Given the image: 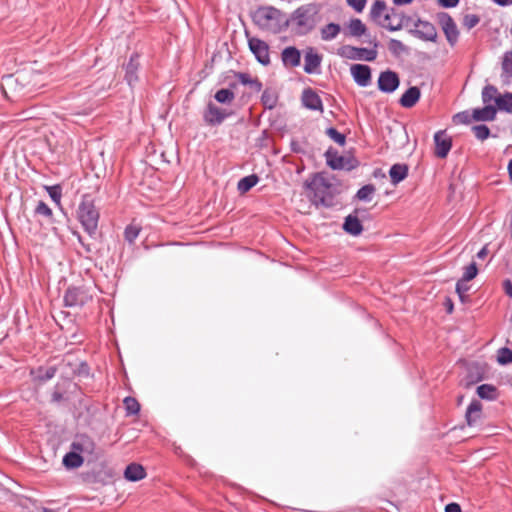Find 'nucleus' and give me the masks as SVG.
Here are the masks:
<instances>
[{
	"label": "nucleus",
	"instance_id": "nucleus-1",
	"mask_svg": "<svg viewBox=\"0 0 512 512\" xmlns=\"http://www.w3.org/2000/svg\"><path fill=\"white\" fill-rule=\"evenodd\" d=\"M252 20L261 30L279 33L289 25V19L279 9L262 6L252 13Z\"/></svg>",
	"mask_w": 512,
	"mask_h": 512
},
{
	"label": "nucleus",
	"instance_id": "nucleus-2",
	"mask_svg": "<svg viewBox=\"0 0 512 512\" xmlns=\"http://www.w3.org/2000/svg\"><path fill=\"white\" fill-rule=\"evenodd\" d=\"M318 13L319 8L316 4L302 5L292 13L289 23L295 26L298 34H307L314 29Z\"/></svg>",
	"mask_w": 512,
	"mask_h": 512
},
{
	"label": "nucleus",
	"instance_id": "nucleus-3",
	"mask_svg": "<svg viewBox=\"0 0 512 512\" xmlns=\"http://www.w3.org/2000/svg\"><path fill=\"white\" fill-rule=\"evenodd\" d=\"M99 217V211L94 205L93 200L87 195L83 196L77 209V218L85 232L91 237H94L96 234Z\"/></svg>",
	"mask_w": 512,
	"mask_h": 512
},
{
	"label": "nucleus",
	"instance_id": "nucleus-4",
	"mask_svg": "<svg viewBox=\"0 0 512 512\" xmlns=\"http://www.w3.org/2000/svg\"><path fill=\"white\" fill-rule=\"evenodd\" d=\"M304 187L309 191L308 196L315 205H327L331 184L326 178L320 174H315L311 179L305 181Z\"/></svg>",
	"mask_w": 512,
	"mask_h": 512
},
{
	"label": "nucleus",
	"instance_id": "nucleus-5",
	"mask_svg": "<svg viewBox=\"0 0 512 512\" xmlns=\"http://www.w3.org/2000/svg\"><path fill=\"white\" fill-rule=\"evenodd\" d=\"M374 45V48L378 46L377 42L370 41ZM338 55L349 59V60H365V61H374L377 57L376 49H368V48H359L351 45H344L338 49Z\"/></svg>",
	"mask_w": 512,
	"mask_h": 512
},
{
	"label": "nucleus",
	"instance_id": "nucleus-6",
	"mask_svg": "<svg viewBox=\"0 0 512 512\" xmlns=\"http://www.w3.org/2000/svg\"><path fill=\"white\" fill-rule=\"evenodd\" d=\"M437 21L451 46H454L459 39V30L454 19L446 12H439L436 15Z\"/></svg>",
	"mask_w": 512,
	"mask_h": 512
},
{
	"label": "nucleus",
	"instance_id": "nucleus-7",
	"mask_svg": "<svg viewBox=\"0 0 512 512\" xmlns=\"http://www.w3.org/2000/svg\"><path fill=\"white\" fill-rule=\"evenodd\" d=\"M89 300L91 295L83 287H70L64 294V303L67 307H82Z\"/></svg>",
	"mask_w": 512,
	"mask_h": 512
},
{
	"label": "nucleus",
	"instance_id": "nucleus-8",
	"mask_svg": "<svg viewBox=\"0 0 512 512\" xmlns=\"http://www.w3.org/2000/svg\"><path fill=\"white\" fill-rule=\"evenodd\" d=\"M323 56L314 47H307L304 50V66L305 73L317 75L321 73V64Z\"/></svg>",
	"mask_w": 512,
	"mask_h": 512
},
{
	"label": "nucleus",
	"instance_id": "nucleus-9",
	"mask_svg": "<svg viewBox=\"0 0 512 512\" xmlns=\"http://www.w3.org/2000/svg\"><path fill=\"white\" fill-rule=\"evenodd\" d=\"M325 158L327 165L333 170H352L355 168L354 160L339 155L338 152L332 148L325 152Z\"/></svg>",
	"mask_w": 512,
	"mask_h": 512
},
{
	"label": "nucleus",
	"instance_id": "nucleus-10",
	"mask_svg": "<svg viewBox=\"0 0 512 512\" xmlns=\"http://www.w3.org/2000/svg\"><path fill=\"white\" fill-rule=\"evenodd\" d=\"M248 46L259 63L262 65L270 63L269 46L265 41L256 37H249Z\"/></svg>",
	"mask_w": 512,
	"mask_h": 512
},
{
	"label": "nucleus",
	"instance_id": "nucleus-11",
	"mask_svg": "<svg viewBox=\"0 0 512 512\" xmlns=\"http://www.w3.org/2000/svg\"><path fill=\"white\" fill-rule=\"evenodd\" d=\"M231 113L225 109L217 107L213 102H209L203 112V119L210 126L220 125Z\"/></svg>",
	"mask_w": 512,
	"mask_h": 512
},
{
	"label": "nucleus",
	"instance_id": "nucleus-12",
	"mask_svg": "<svg viewBox=\"0 0 512 512\" xmlns=\"http://www.w3.org/2000/svg\"><path fill=\"white\" fill-rule=\"evenodd\" d=\"M414 26L416 29L411 32L417 38L430 42H435L437 40V30L431 22L418 19Z\"/></svg>",
	"mask_w": 512,
	"mask_h": 512
},
{
	"label": "nucleus",
	"instance_id": "nucleus-13",
	"mask_svg": "<svg viewBox=\"0 0 512 512\" xmlns=\"http://www.w3.org/2000/svg\"><path fill=\"white\" fill-rule=\"evenodd\" d=\"M400 84L399 77L396 72L386 70L380 73L378 78V88L384 93H393Z\"/></svg>",
	"mask_w": 512,
	"mask_h": 512
},
{
	"label": "nucleus",
	"instance_id": "nucleus-14",
	"mask_svg": "<svg viewBox=\"0 0 512 512\" xmlns=\"http://www.w3.org/2000/svg\"><path fill=\"white\" fill-rule=\"evenodd\" d=\"M378 25L389 31H399L403 27L402 16L394 8H391L386 10L382 21H378Z\"/></svg>",
	"mask_w": 512,
	"mask_h": 512
},
{
	"label": "nucleus",
	"instance_id": "nucleus-15",
	"mask_svg": "<svg viewBox=\"0 0 512 512\" xmlns=\"http://www.w3.org/2000/svg\"><path fill=\"white\" fill-rule=\"evenodd\" d=\"M355 83L360 87H367L371 83V68L364 64H354L350 68Z\"/></svg>",
	"mask_w": 512,
	"mask_h": 512
},
{
	"label": "nucleus",
	"instance_id": "nucleus-16",
	"mask_svg": "<svg viewBox=\"0 0 512 512\" xmlns=\"http://www.w3.org/2000/svg\"><path fill=\"white\" fill-rule=\"evenodd\" d=\"M302 105L309 110L323 112V102L320 96L311 88H306L301 96Z\"/></svg>",
	"mask_w": 512,
	"mask_h": 512
},
{
	"label": "nucleus",
	"instance_id": "nucleus-17",
	"mask_svg": "<svg viewBox=\"0 0 512 512\" xmlns=\"http://www.w3.org/2000/svg\"><path fill=\"white\" fill-rule=\"evenodd\" d=\"M435 142V155L439 158H445L452 146L451 138L445 133V131H437L434 134Z\"/></svg>",
	"mask_w": 512,
	"mask_h": 512
},
{
	"label": "nucleus",
	"instance_id": "nucleus-18",
	"mask_svg": "<svg viewBox=\"0 0 512 512\" xmlns=\"http://www.w3.org/2000/svg\"><path fill=\"white\" fill-rule=\"evenodd\" d=\"M281 60L286 68L298 67L301 63V52L294 46L285 47L281 52Z\"/></svg>",
	"mask_w": 512,
	"mask_h": 512
},
{
	"label": "nucleus",
	"instance_id": "nucleus-19",
	"mask_svg": "<svg viewBox=\"0 0 512 512\" xmlns=\"http://www.w3.org/2000/svg\"><path fill=\"white\" fill-rule=\"evenodd\" d=\"M139 55L134 53L131 55L125 66V79L129 86H133L138 81Z\"/></svg>",
	"mask_w": 512,
	"mask_h": 512
},
{
	"label": "nucleus",
	"instance_id": "nucleus-20",
	"mask_svg": "<svg viewBox=\"0 0 512 512\" xmlns=\"http://www.w3.org/2000/svg\"><path fill=\"white\" fill-rule=\"evenodd\" d=\"M497 115V108L493 105H485L482 108H475L472 111L474 121H493Z\"/></svg>",
	"mask_w": 512,
	"mask_h": 512
},
{
	"label": "nucleus",
	"instance_id": "nucleus-21",
	"mask_svg": "<svg viewBox=\"0 0 512 512\" xmlns=\"http://www.w3.org/2000/svg\"><path fill=\"white\" fill-rule=\"evenodd\" d=\"M420 96V89L417 86H412L403 93L399 103L405 108H411L419 101Z\"/></svg>",
	"mask_w": 512,
	"mask_h": 512
},
{
	"label": "nucleus",
	"instance_id": "nucleus-22",
	"mask_svg": "<svg viewBox=\"0 0 512 512\" xmlns=\"http://www.w3.org/2000/svg\"><path fill=\"white\" fill-rule=\"evenodd\" d=\"M482 415V404L478 400H473L467 407L465 418L469 426L477 424Z\"/></svg>",
	"mask_w": 512,
	"mask_h": 512
},
{
	"label": "nucleus",
	"instance_id": "nucleus-23",
	"mask_svg": "<svg viewBox=\"0 0 512 512\" xmlns=\"http://www.w3.org/2000/svg\"><path fill=\"white\" fill-rule=\"evenodd\" d=\"M343 229L352 236H358L363 230L361 221L355 215H348L343 223Z\"/></svg>",
	"mask_w": 512,
	"mask_h": 512
},
{
	"label": "nucleus",
	"instance_id": "nucleus-24",
	"mask_svg": "<svg viewBox=\"0 0 512 512\" xmlns=\"http://www.w3.org/2000/svg\"><path fill=\"white\" fill-rule=\"evenodd\" d=\"M146 476L145 470L143 466L137 463H131L129 464L125 471H124V477L129 481H139L143 479Z\"/></svg>",
	"mask_w": 512,
	"mask_h": 512
},
{
	"label": "nucleus",
	"instance_id": "nucleus-25",
	"mask_svg": "<svg viewBox=\"0 0 512 512\" xmlns=\"http://www.w3.org/2000/svg\"><path fill=\"white\" fill-rule=\"evenodd\" d=\"M389 175L391 182L396 185L407 177L408 167L405 164H394L389 170Z\"/></svg>",
	"mask_w": 512,
	"mask_h": 512
},
{
	"label": "nucleus",
	"instance_id": "nucleus-26",
	"mask_svg": "<svg viewBox=\"0 0 512 512\" xmlns=\"http://www.w3.org/2000/svg\"><path fill=\"white\" fill-rule=\"evenodd\" d=\"M341 31V27L337 23H329L320 30L321 39L323 41H331L335 39Z\"/></svg>",
	"mask_w": 512,
	"mask_h": 512
},
{
	"label": "nucleus",
	"instance_id": "nucleus-27",
	"mask_svg": "<svg viewBox=\"0 0 512 512\" xmlns=\"http://www.w3.org/2000/svg\"><path fill=\"white\" fill-rule=\"evenodd\" d=\"M84 462L83 457L76 452H68L63 457V465L68 469H76L79 468Z\"/></svg>",
	"mask_w": 512,
	"mask_h": 512
},
{
	"label": "nucleus",
	"instance_id": "nucleus-28",
	"mask_svg": "<svg viewBox=\"0 0 512 512\" xmlns=\"http://www.w3.org/2000/svg\"><path fill=\"white\" fill-rule=\"evenodd\" d=\"M387 6L385 1L376 0L370 10V17L373 21L378 24V21H382V15L385 14Z\"/></svg>",
	"mask_w": 512,
	"mask_h": 512
},
{
	"label": "nucleus",
	"instance_id": "nucleus-29",
	"mask_svg": "<svg viewBox=\"0 0 512 512\" xmlns=\"http://www.w3.org/2000/svg\"><path fill=\"white\" fill-rule=\"evenodd\" d=\"M258 181L259 178L255 174L243 177L239 180L237 184V189L240 193H246L251 188H253L258 183Z\"/></svg>",
	"mask_w": 512,
	"mask_h": 512
},
{
	"label": "nucleus",
	"instance_id": "nucleus-30",
	"mask_svg": "<svg viewBox=\"0 0 512 512\" xmlns=\"http://www.w3.org/2000/svg\"><path fill=\"white\" fill-rule=\"evenodd\" d=\"M499 95L498 89L495 86L488 84L482 89V102L485 105H491V102L493 101L496 103V99Z\"/></svg>",
	"mask_w": 512,
	"mask_h": 512
},
{
	"label": "nucleus",
	"instance_id": "nucleus-31",
	"mask_svg": "<svg viewBox=\"0 0 512 512\" xmlns=\"http://www.w3.org/2000/svg\"><path fill=\"white\" fill-rule=\"evenodd\" d=\"M477 395L481 399L494 400L497 397V389L491 384H482L477 387Z\"/></svg>",
	"mask_w": 512,
	"mask_h": 512
},
{
	"label": "nucleus",
	"instance_id": "nucleus-32",
	"mask_svg": "<svg viewBox=\"0 0 512 512\" xmlns=\"http://www.w3.org/2000/svg\"><path fill=\"white\" fill-rule=\"evenodd\" d=\"M56 372V367L50 366L48 368L39 367L36 371H32L31 373L34 374L35 379L45 382L52 379Z\"/></svg>",
	"mask_w": 512,
	"mask_h": 512
},
{
	"label": "nucleus",
	"instance_id": "nucleus-33",
	"mask_svg": "<svg viewBox=\"0 0 512 512\" xmlns=\"http://www.w3.org/2000/svg\"><path fill=\"white\" fill-rule=\"evenodd\" d=\"M496 105L498 109L512 113V93L507 92L503 95H499L496 99Z\"/></svg>",
	"mask_w": 512,
	"mask_h": 512
},
{
	"label": "nucleus",
	"instance_id": "nucleus-34",
	"mask_svg": "<svg viewBox=\"0 0 512 512\" xmlns=\"http://www.w3.org/2000/svg\"><path fill=\"white\" fill-rule=\"evenodd\" d=\"M348 28H349L350 35L354 36V37H360V36L364 35L367 31L366 26L358 18L350 20Z\"/></svg>",
	"mask_w": 512,
	"mask_h": 512
},
{
	"label": "nucleus",
	"instance_id": "nucleus-35",
	"mask_svg": "<svg viewBox=\"0 0 512 512\" xmlns=\"http://www.w3.org/2000/svg\"><path fill=\"white\" fill-rule=\"evenodd\" d=\"M214 98L221 104H230L235 99V94L230 89L222 88L215 93Z\"/></svg>",
	"mask_w": 512,
	"mask_h": 512
},
{
	"label": "nucleus",
	"instance_id": "nucleus-36",
	"mask_svg": "<svg viewBox=\"0 0 512 512\" xmlns=\"http://www.w3.org/2000/svg\"><path fill=\"white\" fill-rule=\"evenodd\" d=\"M512 78V51L505 52L502 60V77Z\"/></svg>",
	"mask_w": 512,
	"mask_h": 512
},
{
	"label": "nucleus",
	"instance_id": "nucleus-37",
	"mask_svg": "<svg viewBox=\"0 0 512 512\" xmlns=\"http://www.w3.org/2000/svg\"><path fill=\"white\" fill-rule=\"evenodd\" d=\"M375 192V187L372 184L364 185L356 194V197L361 201L369 202Z\"/></svg>",
	"mask_w": 512,
	"mask_h": 512
},
{
	"label": "nucleus",
	"instance_id": "nucleus-38",
	"mask_svg": "<svg viewBox=\"0 0 512 512\" xmlns=\"http://www.w3.org/2000/svg\"><path fill=\"white\" fill-rule=\"evenodd\" d=\"M124 405L127 415H136L140 411V404L133 397H126L124 399Z\"/></svg>",
	"mask_w": 512,
	"mask_h": 512
},
{
	"label": "nucleus",
	"instance_id": "nucleus-39",
	"mask_svg": "<svg viewBox=\"0 0 512 512\" xmlns=\"http://www.w3.org/2000/svg\"><path fill=\"white\" fill-rule=\"evenodd\" d=\"M497 361L501 365L512 363V350L506 347L500 348L497 353Z\"/></svg>",
	"mask_w": 512,
	"mask_h": 512
},
{
	"label": "nucleus",
	"instance_id": "nucleus-40",
	"mask_svg": "<svg viewBox=\"0 0 512 512\" xmlns=\"http://www.w3.org/2000/svg\"><path fill=\"white\" fill-rule=\"evenodd\" d=\"M326 134L332 139L334 142L339 144L340 146H344L346 143V136L340 133L336 128L330 127L326 130Z\"/></svg>",
	"mask_w": 512,
	"mask_h": 512
},
{
	"label": "nucleus",
	"instance_id": "nucleus-41",
	"mask_svg": "<svg viewBox=\"0 0 512 512\" xmlns=\"http://www.w3.org/2000/svg\"><path fill=\"white\" fill-rule=\"evenodd\" d=\"M52 201L57 205H61L62 191L59 185L45 187Z\"/></svg>",
	"mask_w": 512,
	"mask_h": 512
},
{
	"label": "nucleus",
	"instance_id": "nucleus-42",
	"mask_svg": "<svg viewBox=\"0 0 512 512\" xmlns=\"http://www.w3.org/2000/svg\"><path fill=\"white\" fill-rule=\"evenodd\" d=\"M472 131L475 137L480 141H484L490 136V129L484 124L473 126Z\"/></svg>",
	"mask_w": 512,
	"mask_h": 512
},
{
	"label": "nucleus",
	"instance_id": "nucleus-43",
	"mask_svg": "<svg viewBox=\"0 0 512 512\" xmlns=\"http://www.w3.org/2000/svg\"><path fill=\"white\" fill-rule=\"evenodd\" d=\"M477 273H478L477 265L475 262H472L471 264H469L468 266H466L464 268L463 275L460 279L469 282L477 276Z\"/></svg>",
	"mask_w": 512,
	"mask_h": 512
},
{
	"label": "nucleus",
	"instance_id": "nucleus-44",
	"mask_svg": "<svg viewBox=\"0 0 512 512\" xmlns=\"http://www.w3.org/2000/svg\"><path fill=\"white\" fill-rule=\"evenodd\" d=\"M470 286L467 281L459 279L456 283V292L462 302L466 301L467 292L469 291Z\"/></svg>",
	"mask_w": 512,
	"mask_h": 512
},
{
	"label": "nucleus",
	"instance_id": "nucleus-45",
	"mask_svg": "<svg viewBox=\"0 0 512 512\" xmlns=\"http://www.w3.org/2000/svg\"><path fill=\"white\" fill-rule=\"evenodd\" d=\"M388 48L389 51L396 56L402 54L406 50L405 45L400 40L397 39H390Z\"/></svg>",
	"mask_w": 512,
	"mask_h": 512
},
{
	"label": "nucleus",
	"instance_id": "nucleus-46",
	"mask_svg": "<svg viewBox=\"0 0 512 512\" xmlns=\"http://www.w3.org/2000/svg\"><path fill=\"white\" fill-rule=\"evenodd\" d=\"M35 214L44 216L48 218L49 220H52L53 213L51 208L43 201H39L36 208H35Z\"/></svg>",
	"mask_w": 512,
	"mask_h": 512
},
{
	"label": "nucleus",
	"instance_id": "nucleus-47",
	"mask_svg": "<svg viewBox=\"0 0 512 512\" xmlns=\"http://www.w3.org/2000/svg\"><path fill=\"white\" fill-rule=\"evenodd\" d=\"M140 229L135 225H128L124 231L125 240L130 244L138 237Z\"/></svg>",
	"mask_w": 512,
	"mask_h": 512
},
{
	"label": "nucleus",
	"instance_id": "nucleus-48",
	"mask_svg": "<svg viewBox=\"0 0 512 512\" xmlns=\"http://www.w3.org/2000/svg\"><path fill=\"white\" fill-rule=\"evenodd\" d=\"M480 22V17L476 14H467L463 17V26L468 30L474 28Z\"/></svg>",
	"mask_w": 512,
	"mask_h": 512
},
{
	"label": "nucleus",
	"instance_id": "nucleus-49",
	"mask_svg": "<svg viewBox=\"0 0 512 512\" xmlns=\"http://www.w3.org/2000/svg\"><path fill=\"white\" fill-rule=\"evenodd\" d=\"M73 449L79 450L80 452L88 451L93 448V443L88 438H83L81 441L73 442Z\"/></svg>",
	"mask_w": 512,
	"mask_h": 512
},
{
	"label": "nucleus",
	"instance_id": "nucleus-50",
	"mask_svg": "<svg viewBox=\"0 0 512 512\" xmlns=\"http://www.w3.org/2000/svg\"><path fill=\"white\" fill-rule=\"evenodd\" d=\"M347 4L353 8L356 12L361 13L367 3V0H346Z\"/></svg>",
	"mask_w": 512,
	"mask_h": 512
},
{
	"label": "nucleus",
	"instance_id": "nucleus-51",
	"mask_svg": "<svg viewBox=\"0 0 512 512\" xmlns=\"http://www.w3.org/2000/svg\"><path fill=\"white\" fill-rule=\"evenodd\" d=\"M472 115L470 116L467 111L460 112L454 116V121L462 124H469L471 122Z\"/></svg>",
	"mask_w": 512,
	"mask_h": 512
},
{
	"label": "nucleus",
	"instance_id": "nucleus-52",
	"mask_svg": "<svg viewBox=\"0 0 512 512\" xmlns=\"http://www.w3.org/2000/svg\"><path fill=\"white\" fill-rule=\"evenodd\" d=\"M262 102L266 107L271 109L274 107L276 100L273 95H271L270 92L266 90L262 94Z\"/></svg>",
	"mask_w": 512,
	"mask_h": 512
},
{
	"label": "nucleus",
	"instance_id": "nucleus-53",
	"mask_svg": "<svg viewBox=\"0 0 512 512\" xmlns=\"http://www.w3.org/2000/svg\"><path fill=\"white\" fill-rule=\"evenodd\" d=\"M237 78L243 85H249L254 80L248 73H238Z\"/></svg>",
	"mask_w": 512,
	"mask_h": 512
},
{
	"label": "nucleus",
	"instance_id": "nucleus-54",
	"mask_svg": "<svg viewBox=\"0 0 512 512\" xmlns=\"http://www.w3.org/2000/svg\"><path fill=\"white\" fill-rule=\"evenodd\" d=\"M460 0H438V4L443 8H454Z\"/></svg>",
	"mask_w": 512,
	"mask_h": 512
},
{
	"label": "nucleus",
	"instance_id": "nucleus-55",
	"mask_svg": "<svg viewBox=\"0 0 512 512\" xmlns=\"http://www.w3.org/2000/svg\"><path fill=\"white\" fill-rule=\"evenodd\" d=\"M503 289L506 295L509 297H512V282L509 279L504 280L503 282Z\"/></svg>",
	"mask_w": 512,
	"mask_h": 512
},
{
	"label": "nucleus",
	"instance_id": "nucleus-56",
	"mask_svg": "<svg viewBox=\"0 0 512 512\" xmlns=\"http://www.w3.org/2000/svg\"><path fill=\"white\" fill-rule=\"evenodd\" d=\"M445 512H461V507L457 503H449L445 507Z\"/></svg>",
	"mask_w": 512,
	"mask_h": 512
},
{
	"label": "nucleus",
	"instance_id": "nucleus-57",
	"mask_svg": "<svg viewBox=\"0 0 512 512\" xmlns=\"http://www.w3.org/2000/svg\"><path fill=\"white\" fill-rule=\"evenodd\" d=\"M249 86H250L254 91H256V92H259V91H261V89H262V84H261V82H260L258 79H256V78H254V80L252 81V83H251V84H249Z\"/></svg>",
	"mask_w": 512,
	"mask_h": 512
},
{
	"label": "nucleus",
	"instance_id": "nucleus-58",
	"mask_svg": "<svg viewBox=\"0 0 512 512\" xmlns=\"http://www.w3.org/2000/svg\"><path fill=\"white\" fill-rule=\"evenodd\" d=\"M495 4L506 7L512 5V0H492Z\"/></svg>",
	"mask_w": 512,
	"mask_h": 512
},
{
	"label": "nucleus",
	"instance_id": "nucleus-59",
	"mask_svg": "<svg viewBox=\"0 0 512 512\" xmlns=\"http://www.w3.org/2000/svg\"><path fill=\"white\" fill-rule=\"evenodd\" d=\"M291 149L293 152H296V153H300V152H303L300 144L296 141H292L291 142Z\"/></svg>",
	"mask_w": 512,
	"mask_h": 512
},
{
	"label": "nucleus",
	"instance_id": "nucleus-60",
	"mask_svg": "<svg viewBox=\"0 0 512 512\" xmlns=\"http://www.w3.org/2000/svg\"><path fill=\"white\" fill-rule=\"evenodd\" d=\"M413 0H393V3L397 6L410 4Z\"/></svg>",
	"mask_w": 512,
	"mask_h": 512
},
{
	"label": "nucleus",
	"instance_id": "nucleus-61",
	"mask_svg": "<svg viewBox=\"0 0 512 512\" xmlns=\"http://www.w3.org/2000/svg\"><path fill=\"white\" fill-rule=\"evenodd\" d=\"M74 234L77 236L78 241H79V242L81 243V245L85 248V250H86L87 252H90V251H91V249H90L89 245H86V244H84V243H83V241H82V237H81L78 233H76V232H75Z\"/></svg>",
	"mask_w": 512,
	"mask_h": 512
},
{
	"label": "nucleus",
	"instance_id": "nucleus-62",
	"mask_svg": "<svg viewBox=\"0 0 512 512\" xmlns=\"http://www.w3.org/2000/svg\"><path fill=\"white\" fill-rule=\"evenodd\" d=\"M487 255V249L486 247H483L478 253H477V257L480 258V259H484Z\"/></svg>",
	"mask_w": 512,
	"mask_h": 512
},
{
	"label": "nucleus",
	"instance_id": "nucleus-63",
	"mask_svg": "<svg viewBox=\"0 0 512 512\" xmlns=\"http://www.w3.org/2000/svg\"><path fill=\"white\" fill-rule=\"evenodd\" d=\"M447 312L451 313L453 311V303L450 299L446 300Z\"/></svg>",
	"mask_w": 512,
	"mask_h": 512
},
{
	"label": "nucleus",
	"instance_id": "nucleus-64",
	"mask_svg": "<svg viewBox=\"0 0 512 512\" xmlns=\"http://www.w3.org/2000/svg\"><path fill=\"white\" fill-rule=\"evenodd\" d=\"M507 169H508L509 178L512 181V159L509 161Z\"/></svg>",
	"mask_w": 512,
	"mask_h": 512
}]
</instances>
